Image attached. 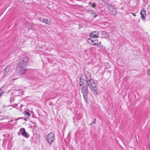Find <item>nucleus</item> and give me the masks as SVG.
<instances>
[{
	"instance_id": "nucleus-16",
	"label": "nucleus",
	"mask_w": 150,
	"mask_h": 150,
	"mask_svg": "<svg viewBox=\"0 0 150 150\" xmlns=\"http://www.w3.org/2000/svg\"><path fill=\"white\" fill-rule=\"evenodd\" d=\"M23 88H24L23 86H21L19 88H16V91L22 90Z\"/></svg>"
},
{
	"instance_id": "nucleus-18",
	"label": "nucleus",
	"mask_w": 150,
	"mask_h": 150,
	"mask_svg": "<svg viewBox=\"0 0 150 150\" xmlns=\"http://www.w3.org/2000/svg\"><path fill=\"white\" fill-rule=\"evenodd\" d=\"M4 93V92L2 89H0V97Z\"/></svg>"
},
{
	"instance_id": "nucleus-20",
	"label": "nucleus",
	"mask_w": 150,
	"mask_h": 150,
	"mask_svg": "<svg viewBox=\"0 0 150 150\" xmlns=\"http://www.w3.org/2000/svg\"><path fill=\"white\" fill-rule=\"evenodd\" d=\"M96 119H95L94 120H93V121L91 123L90 125H91L95 124L96 123Z\"/></svg>"
},
{
	"instance_id": "nucleus-28",
	"label": "nucleus",
	"mask_w": 150,
	"mask_h": 150,
	"mask_svg": "<svg viewBox=\"0 0 150 150\" xmlns=\"http://www.w3.org/2000/svg\"><path fill=\"white\" fill-rule=\"evenodd\" d=\"M22 91H23V89H22Z\"/></svg>"
},
{
	"instance_id": "nucleus-23",
	"label": "nucleus",
	"mask_w": 150,
	"mask_h": 150,
	"mask_svg": "<svg viewBox=\"0 0 150 150\" xmlns=\"http://www.w3.org/2000/svg\"><path fill=\"white\" fill-rule=\"evenodd\" d=\"M132 14L134 16H136L135 13H132Z\"/></svg>"
},
{
	"instance_id": "nucleus-2",
	"label": "nucleus",
	"mask_w": 150,
	"mask_h": 150,
	"mask_svg": "<svg viewBox=\"0 0 150 150\" xmlns=\"http://www.w3.org/2000/svg\"><path fill=\"white\" fill-rule=\"evenodd\" d=\"M79 88H81V92L83 94V98L85 101L87 103L88 102V87L87 83L84 79L80 78L79 82Z\"/></svg>"
},
{
	"instance_id": "nucleus-27",
	"label": "nucleus",
	"mask_w": 150,
	"mask_h": 150,
	"mask_svg": "<svg viewBox=\"0 0 150 150\" xmlns=\"http://www.w3.org/2000/svg\"><path fill=\"white\" fill-rule=\"evenodd\" d=\"M4 74L3 72H1V74Z\"/></svg>"
},
{
	"instance_id": "nucleus-3",
	"label": "nucleus",
	"mask_w": 150,
	"mask_h": 150,
	"mask_svg": "<svg viewBox=\"0 0 150 150\" xmlns=\"http://www.w3.org/2000/svg\"><path fill=\"white\" fill-rule=\"evenodd\" d=\"M28 59L27 57H23L19 62L18 67L22 74H24L26 70V67L28 65Z\"/></svg>"
},
{
	"instance_id": "nucleus-22",
	"label": "nucleus",
	"mask_w": 150,
	"mask_h": 150,
	"mask_svg": "<svg viewBox=\"0 0 150 150\" xmlns=\"http://www.w3.org/2000/svg\"><path fill=\"white\" fill-rule=\"evenodd\" d=\"M22 132H20V131L18 132V135H20L21 133Z\"/></svg>"
},
{
	"instance_id": "nucleus-12",
	"label": "nucleus",
	"mask_w": 150,
	"mask_h": 150,
	"mask_svg": "<svg viewBox=\"0 0 150 150\" xmlns=\"http://www.w3.org/2000/svg\"><path fill=\"white\" fill-rule=\"evenodd\" d=\"M11 68L10 65L7 66L5 69V71L6 72H8L11 71Z\"/></svg>"
},
{
	"instance_id": "nucleus-11",
	"label": "nucleus",
	"mask_w": 150,
	"mask_h": 150,
	"mask_svg": "<svg viewBox=\"0 0 150 150\" xmlns=\"http://www.w3.org/2000/svg\"><path fill=\"white\" fill-rule=\"evenodd\" d=\"M42 22L46 24H49L51 23V20L45 18L43 19Z\"/></svg>"
},
{
	"instance_id": "nucleus-13",
	"label": "nucleus",
	"mask_w": 150,
	"mask_h": 150,
	"mask_svg": "<svg viewBox=\"0 0 150 150\" xmlns=\"http://www.w3.org/2000/svg\"><path fill=\"white\" fill-rule=\"evenodd\" d=\"M101 42H98L97 43H93V44L92 43V45H96L97 46L99 47L101 46Z\"/></svg>"
},
{
	"instance_id": "nucleus-5",
	"label": "nucleus",
	"mask_w": 150,
	"mask_h": 150,
	"mask_svg": "<svg viewBox=\"0 0 150 150\" xmlns=\"http://www.w3.org/2000/svg\"><path fill=\"white\" fill-rule=\"evenodd\" d=\"M46 138L48 142L51 144L54 139L55 135L53 132H51L47 136Z\"/></svg>"
},
{
	"instance_id": "nucleus-7",
	"label": "nucleus",
	"mask_w": 150,
	"mask_h": 150,
	"mask_svg": "<svg viewBox=\"0 0 150 150\" xmlns=\"http://www.w3.org/2000/svg\"><path fill=\"white\" fill-rule=\"evenodd\" d=\"M20 132H22L21 134L24 137L26 138H28L29 137V135L28 133H27L25 129L23 128L20 129Z\"/></svg>"
},
{
	"instance_id": "nucleus-24",
	"label": "nucleus",
	"mask_w": 150,
	"mask_h": 150,
	"mask_svg": "<svg viewBox=\"0 0 150 150\" xmlns=\"http://www.w3.org/2000/svg\"><path fill=\"white\" fill-rule=\"evenodd\" d=\"M39 49H41L42 48V46H39Z\"/></svg>"
},
{
	"instance_id": "nucleus-9",
	"label": "nucleus",
	"mask_w": 150,
	"mask_h": 150,
	"mask_svg": "<svg viewBox=\"0 0 150 150\" xmlns=\"http://www.w3.org/2000/svg\"><path fill=\"white\" fill-rule=\"evenodd\" d=\"M87 12L88 13L91 14V15L93 16L94 18L96 17L97 15L96 13L93 10L91 9H89L87 10Z\"/></svg>"
},
{
	"instance_id": "nucleus-1",
	"label": "nucleus",
	"mask_w": 150,
	"mask_h": 150,
	"mask_svg": "<svg viewBox=\"0 0 150 150\" xmlns=\"http://www.w3.org/2000/svg\"><path fill=\"white\" fill-rule=\"evenodd\" d=\"M84 75L86 80H85L88 86H89L90 88L93 91L94 95H97L98 93V90L96 83L94 82L93 80L91 79V75L87 71H85Z\"/></svg>"
},
{
	"instance_id": "nucleus-19",
	"label": "nucleus",
	"mask_w": 150,
	"mask_h": 150,
	"mask_svg": "<svg viewBox=\"0 0 150 150\" xmlns=\"http://www.w3.org/2000/svg\"><path fill=\"white\" fill-rule=\"evenodd\" d=\"M21 118L23 120H24L26 121L27 120V119L26 118L24 117H21V118H17V119H16V120H18L19 119H20Z\"/></svg>"
},
{
	"instance_id": "nucleus-21",
	"label": "nucleus",
	"mask_w": 150,
	"mask_h": 150,
	"mask_svg": "<svg viewBox=\"0 0 150 150\" xmlns=\"http://www.w3.org/2000/svg\"><path fill=\"white\" fill-rule=\"evenodd\" d=\"M147 72L148 73V74L149 75H150V69H149L147 70Z\"/></svg>"
},
{
	"instance_id": "nucleus-6",
	"label": "nucleus",
	"mask_w": 150,
	"mask_h": 150,
	"mask_svg": "<svg viewBox=\"0 0 150 150\" xmlns=\"http://www.w3.org/2000/svg\"><path fill=\"white\" fill-rule=\"evenodd\" d=\"M89 36L91 38H97L99 36V33L98 31H95L90 33Z\"/></svg>"
},
{
	"instance_id": "nucleus-14",
	"label": "nucleus",
	"mask_w": 150,
	"mask_h": 150,
	"mask_svg": "<svg viewBox=\"0 0 150 150\" xmlns=\"http://www.w3.org/2000/svg\"><path fill=\"white\" fill-rule=\"evenodd\" d=\"M24 114L25 116H27L28 117H29L30 115V113L26 111H25L24 112Z\"/></svg>"
},
{
	"instance_id": "nucleus-17",
	"label": "nucleus",
	"mask_w": 150,
	"mask_h": 150,
	"mask_svg": "<svg viewBox=\"0 0 150 150\" xmlns=\"http://www.w3.org/2000/svg\"><path fill=\"white\" fill-rule=\"evenodd\" d=\"M10 101L11 102H13L14 100V98L13 97H11L10 99Z\"/></svg>"
},
{
	"instance_id": "nucleus-15",
	"label": "nucleus",
	"mask_w": 150,
	"mask_h": 150,
	"mask_svg": "<svg viewBox=\"0 0 150 150\" xmlns=\"http://www.w3.org/2000/svg\"><path fill=\"white\" fill-rule=\"evenodd\" d=\"M89 4L92 6L93 8H95L96 5L95 4V3H93L92 4H91V3H89Z\"/></svg>"
},
{
	"instance_id": "nucleus-8",
	"label": "nucleus",
	"mask_w": 150,
	"mask_h": 150,
	"mask_svg": "<svg viewBox=\"0 0 150 150\" xmlns=\"http://www.w3.org/2000/svg\"><path fill=\"white\" fill-rule=\"evenodd\" d=\"M140 14L141 16L142 19L144 20L146 16V11L144 8L141 10Z\"/></svg>"
},
{
	"instance_id": "nucleus-26",
	"label": "nucleus",
	"mask_w": 150,
	"mask_h": 150,
	"mask_svg": "<svg viewBox=\"0 0 150 150\" xmlns=\"http://www.w3.org/2000/svg\"><path fill=\"white\" fill-rule=\"evenodd\" d=\"M91 41L92 42H94V40H91Z\"/></svg>"
},
{
	"instance_id": "nucleus-4",
	"label": "nucleus",
	"mask_w": 150,
	"mask_h": 150,
	"mask_svg": "<svg viewBox=\"0 0 150 150\" xmlns=\"http://www.w3.org/2000/svg\"><path fill=\"white\" fill-rule=\"evenodd\" d=\"M106 8L108 12L112 16H115L117 13V8L109 4L106 5Z\"/></svg>"
},
{
	"instance_id": "nucleus-10",
	"label": "nucleus",
	"mask_w": 150,
	"mask_h": 150,
	"mask_svg": "<svg viewBox=\"0 0 150 150\" xmlns=\"http://www.w3.org/2000/svg\"><path fill=\"white\" fill-rule=\"evenodd\" d=\"M100 34L103 36V37H106L107 38H109V34L105 31H101Z\"/></svg>"
},
{
	"instance_id": "nucleus-25",
	"label": "nucleus",
	"mask_w": 150,
	"mask_h": 150,
	"mask_svg": "<svg viewBox=\"0 0 150 150\" xmlns=\"http://www.w3.org/2000/svg\"><path fill=\"white\" fill-rule=\"evenodd\" d=\"M17 78H17V77H16V78L15 79H13H13H13V80H16V79H17Z\"/></svg>"
}]
</instances>
